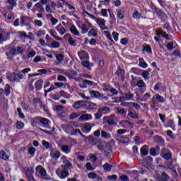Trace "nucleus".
Returning <instances> with one entry per match:
<instances>
[{
    "label": "nucleus",
    "instance_id": "f257e3e1",
    "mask_svg": "<svg viewBox=\"0 0 181 181\" xmlns=\"http://www.w3.org/2000/svg\"><path fill=\"white\" fill-rule=\"evenodd\" d=\"M73 168V164L70 161H66L65 165H62L56 170L57 175L60 177V179H66L69 177L70 173L67 169H71Z\"/></svg>",
    "mask_w": 181,
    "mask_h": 181
},
{
    "label": "nucleus",
    "instance_id": "f03ea898",
    "mask_svg": "<svg viewBox=\"0 0 181 181\" xmlns=\"http://www.w3.org/2000/svg\"><path fill=\"white\" fill-rule=\"evenodd\" d=\"M36 173H39V175L45 179V180H50V177L47 175L46 173V170L43 168L42 165H37L35 168Z\"/></svg>",
    "mask_w": 181,
    "mask_h": 181
},
{
    "label": "nucleus",
    "instance_id": "7ed1b4c3",
    "mask_svg": "<svg viewBox=\"0 0 181 181\" xmlns=\"http://www.w3.org/2000/svg\"><path fill=\"white\" fill-rule=\"evenodd\" d=\"M33 122L35 124H37L40 122V124H42L45 127V128H49V122H50V120L45 118V117H35L33 119Z\"/></svg>",
    "mask_w": 181,
    "mask_h": 181
},
{
    "label": "nucleus",
    "instance_id": "20e7f679",
    "mask_svg": "<svg viewBox=\"0 0 181 181\" xmlns=\"http://www.w3.org/2000/svg\"><path fill=\"white\" fill-rule=\"evenodd\" d=\"M90 95L92 97V98H102V100H104L105 101H108V98L107 96H105L104 94L96 91V90H90L89 92Z\"/></svg>",
    "mask_w": 181,
    "mask_h": 181
},
{
    "label": "nucleus",
    "instance_id": "39448f33",
    "mask_svg": "<svg viewBox=\"0 0 181 181\" xmlns=\"http://www.w3.org/2000/svg\"><path fill=\"white\" fill-rule=\"evenodd\" d=\"M115 119H117V116L115 115H112L109 117H105L103 119L104 124H108L109 125H114L115 124Z\"/></svg>",
    "mask_w": 181,
    "mask_h": 181
},
{
    "label": "nucleus",
    "instance_id": "423d86ee",
    "mask_svg": "<svg viewBox=\"0 0 181 181\" xmlns=\"http://www.w3.org/2000/svg\"><path fill=\"white\" fill-rule=\"evenodd\" d=\"M152 102L155 105L159 103H165V98H163V97L160 96L159 94H156L153 96Z\"/></svg>",
    "mask_w": 181,
    "mask_h": 181
},
{
    "label": "nucleus",
    "instance_id": "0eeeda50",
    "mask_svg": "<svg viewBox=\"0 0 181 181\" xmlns=\"http://www.w3.org/2000/svg\"><path fill=\"white\" fill-rule=\"evenodd\" d=\"M78 56L79 57V59L80 60H81V62H83L84 60H88V59H90V57L88 56V52L84 50H81L78 52Z\"/></svg>",
    "mask_w": 181,
    "mask_h": 181
},
{
    "label": "nucleus",
    "instance_id": "6e6552de",
    "mask_svg": "<svg viewBox=\"0 0 181 181\" xmlns=\"http://www.w3.org/2000/svg\"><path fill=\"white\" fill-rule=\"evenodd\" d=\"M24 170L25 172V176L26 178L28 179V180H30V179H33V168H25Z\"/></svg>",
    "mask_w": 181,
    "mask_h": 181
},
{
    "label": "nucleus",
    "instance_id": "1a4fd4ad",
    "mask_svg": "<svg viewBox=\"0 0 181 181\" xmlns=\"http://www.w3.org/2000/svg\"><path fill=\"white\" fill-rule=\"evenodd\" d=\"M117 76L118 77H120L122 81L125 80V71L124 69H121V66H117V70L116 71Z\"/></svg>",
    "mask_w": 181,
    "mask_h": 181
},
{
    "label": "nucleus",
    "instance_id": "9d476101",
    "mask_svg": "<svg viewBox=\"0 0 181 181\" xmlns=\"http://www.w3.org/2000/svg\"><path fill=\"white\" fill-rule=\"evenodd\" d=\"M21 26H30V18L24 16H21Z\"/></svg>",
    "mask_w": 181,
    "mask_h": 181
},
{
    "label": "nucleus",
    "instance_id": "9b49d317",
    "mask_svg": "<svg viewBox=\"0 0 181 181\" xmlns=\"http://www.w3.org/2000/svg\"><path fill=\"white\" fill-rule=\"evenodd\" d=\"M33 11L34 12H39L40 13H43L45 12V7H43V5L40 3H37L35 6L34 8H33Z\"/></svg>",
    "mask_w": 181,
    "mask_h": 181
},
{
    "label": "nucleus",
    "instance_id": "f8f14e48",
    "mask_svg": "<svg viewBox=\"0 0 181 181\" xmlns=\"http://www.w3.org/2000/svg\"><path fill=\"white\" fill-rule=\"evenodd\" d=\"M116 139L122 144H128L129 142V138L119 134L116 136Z\"/></svg>",
    "mask_w": 181,
    "mask_h": 181
},
{
    "label": "nucleus",
    "instance_id": "ddd939ff",
    "mask_svg": "<svg viewBox=\"0 0 181 181\" xmlns=\"http://www.w3.org/2000/svg\"><path fill=\"white\" fill-rule=\"evenodd\" d=\"M106 22L107 21L103 18H98L97 19V23H98V25H99V26H100V29H102V30H107V29H108V28L107 26H105Z\"/></svg>",
    "mask_w": 181,
    "mask_h": 181
},
{
    "label": "nucleus",
    "instance_id": "4468645a",
    "mask_svg": "<svg viewBox=\"0 0 181 181\" xmlns=\"http://www.w3.org/2000/svg\"><path fill=\"white\" fill-rule=\"evenodd\" d=\"M151 162H152V157H148L147 158L143 160L141 163L142 165L144 166V168H149L152 165Z\"/></svg>",
    "mask_w": 181,
    "mask_h": 181
},
{
    "label": "nucleus",
    "instance_id": "2eb2a0df",
    "mask_svg": "<svg viewBox=\"0 0 181 181\" xmlns=\"http://www.w3.org/2000/svg\"><path fill=\"white\" fill-rule=\"evenodd\" d=\"M170 179V177H169V175L168 174H166L165 172H163V173L160 175H158L157 177L158 181H168Z\"/></svg>",
    "mask_w": 181,
    "mask_h": 181
},
{
    "label": "nucleus",
    "instance_id": "dca6fc26",
    "mask_svg": "<svg viewBox=\"0 0 181 181\" xmlns=\"http://www.w3.org/2000/svg\"><path fill=\"white\" fill-rule=\"evenodd\" d=\"M84 105H86V101H84V100H79V101H76L73 105V107L76 110H78L79 108H82L83 107H84Z\"/></svg>",
    "mask_w": 181,
    "mask_h": 181
},
{
    "label": "nucleus",
    "instance_id": "f3484780",
    "mask_svg": "<svg viewBox=\"0 0 181 181\" xmlns=\"http://www.w3.org/2000/svg\"><path fill=\"white\" fill-rule=\"evenodd\" d=\"M49 156L52 158V159H54L55 160H57L60 156H62V153L59 151H51L49 153Z\"/></svg>",
    "mask_w": 181,
    "mask_h": 181
},
{
    "label": "nucleus",
    "instance_id": "a211bd4d",
    "mask_svg": "<svg viewBox=\"0 0 181 181\" xmlns=\"http://www.w3.org/2000/svg\"><path fill=\"white\" fill-rule=\"evenodd\" d=\"M93 128V125L90 123H86L83 125V132L85 134H88L91 131V129Z\"/></svg>",
    "mask_w": 181,
    "mask_h": 181
},
{
    "label": "nucleus",
    "instance_id": "6ab92c4d",
    "mask_svg": "<svg viewBox=\"0 0 181 181\" xmlns=\"http://www.w3.org/2000/svg\"><path fill=\"white\" fill-rule=\"evenodd\" d=\"M80 121H90L93 119V116L90 114H83L79 117Z\"/></svg>",
    "mask_w": 181,
    "mask_h": 181
},
{
    "label": "nucleus",
    "instance_id": "aec40b11",
    "mask_svg": "<svg viewBox=\"0 0 181 181\" xmlns=\"http://www.w3.org/2000/svg\"><path fill=\"white\" fill-rule=\"evenodd\" d=\"M62 129L66 134H70L71 132V130L73 129V127L71 124H65L64 125H62Z\"/></svg>",
    "mask_w": 181,
    "mask_h": 181
},
{
    "label": "nucleus",
    "instance_id": "412c9836",
    "mask_svg": "<svg viewBox=\"0 0 181 181\" xmlns=\"http://www.w3.org/2000/svg\"><path fill=\"white\" fill-rule=\"evenodd\" d=\"M22 78H23V75L21 72L14 73V82L19 83Z\"/></svg>",
    "mask_w": 181,
    "mask_h": 181
},
{
    "label": "nucleus",
    "instance_id": "4be33fe9",
    "mask_svg": "<svg viewBox=\"0 0 181 181\" xmlns=\"http://www.w3.org/2000/svg\"><path fill=\"white\" fill-rule=\"evenodd\" d=\"M65 37H69L68 39V42L71 46H74V47L77 46V43H76V40H74V38H73V37L70 36V35L69 34H66Z\"/></svg>",
    "mask_w": 181,
    "mask_h": 181
},
{
    "label": "nucleus",
    "instance_id": "5701e85b",
    "mask_svg": "<svg viewBox=\"0 0 181 181\" xmlns=\"http://www.w3.org/2000/svg\"><path fill=\"white\" fill-rule=\"evenodd\" d=\"M56 29L59 33H60L62 35H64L66 33V28L63 27L62 24H59L57 27Z\"/></svg>",
    "mask_w": 181,
    "mask_h": 181
},
{
    "label": "nucleus",
    "instance_id": "b1692460",
    "mask_svg": "<svg viewBox=\"0 0 181 181\" xmlns=\"http://www.w3.org/2000/svg\"><path fill=\"white\" fill-rule=\"evenodd\" d=\"M80 29L81 30L82 35H86V33H88L90 28L86 24H82L79 26Z\"/></svg>",
    "mask_w": 181,
    "mask_h": 181
},
{
    "label": "nucleus",
    "instance_id": "393cba45",
    "mask_svg": "<svg viewBox=\"0 0 181 181\" xmlns=\"http://www.w3.org/2000/svg\"><path fill=\"white\" fill-rule=\"evenodd\" d=\"M78 134H80L82 138H86V136L83 134V133H81V131H80V129H72L71 131L70 135H77Z\"/></svg>",
    "mask_w": 181,
    "mask_h": 181
},
{
    "label": "nucleus",
    "instance_id": "a878e982",
    "mask_svg": "<svg viewBox=\"0 0 181 181\" xmlns=\"http://www.w3.org/2000/svg\"><path fill=\"white\" fill-rule=\"evenodd\" d=\"M6 78L8 80H9V81H11V83H15V72H8L6 74Z\"/></svg>",
    "mask_w": 181,
    "mask_h": 181
},
{
    "label": "nucleus",
    "instance_id": "bb28decb",
    "mask_svg": "<svg viewBox=\"0 0 181 181\" xmlns=\"http://www.w3.org/2000/svg\"><path fill=\"white\" fill-rule=\"evenodd\" d=\"M154 141L156 144H159L160 145H163V144H165V140L160 136H156Z\"/></svg>",
    "mask_w": 181,
    "mask_h": 181
},
{
    "label": "nucleus",
    "instance_id": "cd10ccee",
    "mask_svg": "<svg viewBox=\"0 0 181 181\" xmlns=\"http://www.w3.org/2000/svg\"><path fill=\"white\" fill-rule=\"evenodd\" d=\"M35 86L36 90H42V87H43V80L40 79L37 81L35 83Z\"/></svg>",
    "mask_w": 181,
    "mask_h": 181
},
{
    "label": "nucleus",
    "instance_id": "c85d7f7f",
    "mask_svg": "<svg viewBox=\"0 0 181 181\" xmlns=\"http://www.w3.org/2000/svg\"><path fill=\"white\" fill-rule=\"evenodd\" d=\"M61 150L62 151V152H64V153H70L71 151V148H70V146H69L68 145H62L61 146Z\"/></svg>",
    "mask_w": 181,
    "mask_h": 181
},
{
    "label": "nucleus",
    "instance_id": "c756f323",
    "mask_svg": "<svg viewBox=\"0 0 181 181\" xmlns=\"http://www.w3.org/2000/svg\"><path fill=\"white\" fill-rule=\"evenodd\" d=\"M7 2L10 4V7H8L10 11H12L17 5L16 0H7Z\"/></svg>",
    "mask_w": 181,
    "mask_h": 181
},
{
    "label": "nucleus",
    "instance_id": "7c9ffc66",
    "mask_svg": "<svg viewBox=\"0 0 181 181\" xmlns=\"http://www.w3.org/2000/svg\"><path fill=\"white\" fill-rule=\"evenodd\" d=\"M0 158L3 159V160H8V159H9V156L4 151H1Z\"/></svg>",
    "mask_w": 181,
    "mask_h": 181
},
{
    "label": "nucleus",
    "instance_id": "2f4dec72",
    "mask_svg": "<svg viewBox=\"0 0 181 181\" xmlns=\"http://www.w3.org/2000/svg\"><path fill=\"white\" fill-rule=\"evenodd\" d=\"M70 31L71 32V33H73V35H75L76 36H80V33L78 32L75 25H72L70 28Z\"/></svg>",
    "mask_w": 181,
    "mask_h": 181
},
{
    "label": "nucleus",
    "instance_id": "473e14b6",
    "mask_svg": "<svg viewBox=\"0 0 181 181\" xmlns=\"http://www.w3.org/2000/svg\"><path fill=\"white\" fill-rule=\"evenodd\" d=\"M86 106L89 107L92 110H97V104L91 102L86 101Z\"/></svg>",
    "mask_w": 181,
    "mask_h": 181
},
{
    "label": "nucleus",
    "instance_id": "72a5a7b5",
    "mask_svg": "<svg viewBox=\"0 0 181 181\" xmlns=\"http://www.w3.org/2000/svg\"><path fill=\"white\" fill-rule=\"evenodd\" d=\"M88 36H93V37H97L98 36V33L95 29H90L88 33Z\"/></svg>",
    "mask_w": 181,
    "mask_h": 181
},
{
    "label": "nucleus",
    "instance_id": "f704fd0d",
    "mask_svg": "<svg viewBox=\"0 0 181 181\" xmlns=\"http://www.w3.org/2000/svg\"><path fill=\"white\" fill-rule=\"evenodd\" d=\"M42 145L44 148H45V149H50L52 148V144L46 140L42 141Z\"/></svg>",
    "mask_w": 181,
    "mask_h": 181
},
{
    "label": "nucleus",
    "instance_id": "c9c22d12",
    "mask_svg": "<svg viewBox=\"0 0 181 181\" xmlns=\"http://www.w3.org/2000/svg\"><path fill=\"white\" fill-rule=\"evenodd\" d=\"M140 151L141 155H144V156H146V155H148V146L145 145L141 147Z\"/></svg>",
    "mask_w": 181,
    "mask_h": 181
},
{
    "label": "nucleus",
    "instance_id": "e433bc0d",
    "mask_svg": "<svg viewBox=\"0 0 181 181\" xmlns=\"http://www.w3.org/2000/svg\"><path fill=\"white\" fill-rule=\"evenodd\" d=\"M59 94L61 97H64V98H71V95H70V94H69L67 92H65L64 90H60Z\"/></svg>",
    "mask_w": 181,
    "mask_h": 181
},
{
    "label": "nucleus",
    "instance_id": "4c0bfd02",
    "mask_svg": "<svg viewBox=\"0 0 181 181\" xmlns=\"http://www.w3.org/2000/svg\"><path fill=\"white\" fill-rule=\"evenodd\" d=\"M6 56H9V54H11V56H16V54H18L16 52V48H11L8 52L6 53Z\"/></svg>",
    "mask_w": 181,
    "mask_h": 181
},
{
    "label": "nucleus",
    "instance_id": "58836bf2",
    "mask_svg": "<svg viewBox=\"0 0 181 181\" xmlns=\"http://www.w3.org/2000/svg\"><path fill=\"white\" fill-rule=\"evenodd\" d=\"M105 153L107 158H110L111 156V153H112V149L111 147H108L107 148L104 149Z\"/></svg>",
    "mask_w": 181,
    "mask_h": 181
},
{
    "label": "nucleus",
    "instance_id": "ea45409f",
    "mask_svg": "<svg viewBox=\"0 0 181 181\" xmlns=\"http://www.w3.org/2000/svg\"><path fill=\"white\" fill-rule=\"evenodd\" d=\"M116 12L117 13V17L119 19H124V11L121 9L116 10Z\"/></svg>",
    "mask_w": 181,
    "mask_h": 181
},
{
    "label": "nucleus",
    "instance_id": "a19ab883",
    "mask_svg": "<svg viewBox=\"0 0 181 181\" xmlns=\"http://www.w3.org/2000/svg\"><path fill=\"white\" fill-rule=\"evenodd\" d=\"M99 110H100V111L103 112V114H107V113L110 112V107H108L107 106L100 107H99Z\"/></svg>",
    "mask_w": 181,
    "mask_h": 181
},
{
    "label": "nucleus",
    "instance_id": "79ce46f5",
    "mask_svg": "<svg viewBox=\"0 0 181 181\" xmlns=\"http://www.w3.org/2000/svg\"><path fill=\"white\" fill-rule=\"evenodd\" d=\"M45 11L46 12H47V13H54V10H53V8H52L50 4H47L45 6Z\"/></svg>",
    "mask_w": 181,
    "mask_h": 181
},
{
    "label": "nucleus",
    "instance_id": "37998d69",
    "mask_svg": "<svg viewBox=\"0 0 181 181\" xmlns=\"http://www.w3.org/2000/svg\"><path fill=\"white\" fill-rule=\"evenodd\" d=\"M112 168V165H110L108 163H106L105 164L103 165V169L106 172H111Z\"/></svg>",
    "mask_w": 181,
    "mask_h": 181
},
{
    "label": "nucleus",
    "instance_id": "c03bdc74",
    "mask_svg": "<svg viewBox=\"0 0 181 181\" xmlns=\"http://www.w3.org/2000/svg\"><path fill=\"white\" fill-rule=\"evenodd\" d=\"M128 116L133 119H138V118H139V117H138V115H136V113L135 112L134 113L133 112H129Z\"/></svg>",
    "mask_w": 181,
    "mask_h": 181
},
{
    "label": "nucleus",
    "instance_id": "a18cd8bd",
    "mask_svg": "<svg viewBox=\"0 0 181 181\" xmlns=\"http://www.w3.org/2000/svg\"><path fill=\"white\" fill-rule=\"evenodd\" d=\"M55 57H56L57 62H59V63L61 62H63V60H64V55H63L62 54H55Z\"/></svg>",
    "mask_w": 181,
    "mask_h": 181
},
{
    "label": "nucleus",
    "instance_id": "49530a36",
    "mask_svg": "<svg viewBox=\"0 0 181 181\" xmlns=\"http://www.w3.org/2000/svg\"><path fill=\"white\" fill-rule=\"evenodd\" d=\"M150 97H151V93H146V94H144L143 95L142 98L140 100H141V101L146 102V101H148V100H149Z\"/></svg>",
    "mask_w": 181,
    "mask_h": 181
},
{
    "label": "nucleus",
    "instance_id": "de8ad7c7",
    "mask_svg": "<svg viewBox=\"0 0 181 181\" xmlns=\"http://www.w3.org/2000/svg\"><path fill=\"white\" fill-rule=\"evenodd\" d=\"M17 54H23L24 51H23V47H21V46H17V47L16 48Z\"/></svg>",
    "mask_w": 181,
    "mask_h": 181
},
{
    "label": "nucleus",
    "instance_id": "09e8293b",
    "mask_svg": "<svg viewBox=\"0 0 181 181\" xmlns=\"http://www.w3.org/2000/svg\"><path fill=\"white\" fill-rule=\"evenodd\" d=\"M126 95V100L128 101H132L134 100V94L131 93H128L125 94Z\"/></svg>",
    "mask_w": 181,
    "mask_h": 181
},
{
    "label": "nucleus",
    "instance_id": "8fccbe9b",
    "mask_svg": "<svg viewBox=\"0 0 181 181\" xmlns=\"http://www.w3.org/2000/svg\"><path fill=\"white\" fill-rule=\"evenodd\" d=\"M25 127V124L22 122L17 121L16 122V128L17 129H22Z\"/></svg>",
    "mask_w": 181,
    "mask_h": 181
},
{
    "label": "nucleus",
    "instance_id": "3c124183",
    "mask_svg": "<svg viewBox=\"0 0 181 181\" xmlns=\"http://www.w3.org/2000/svg\"><path fill=\"white\" fill-rule=\"evenodd\" d=\"M5 94L6 96L11 94V86L9 84H6L5 86Z\"/></svg>",
    "mask_w": 181,
    "mask_h": 181
},
{
    "label": "nucleus",
    "instance_id": "603ef678",
    "mask_svg": "<svg viewBox=\"0 0 181 181\" xmlns=\"http://www.w3.org/2000/svg\"><path fill=\"white\" fill-rule=\"evenodd\" d=\"M162 158L165 159L166 160H169V159L172 158V152L169 151L168 153H165Z\"/></svg>",
    "mask_w": 181,
    "mask_h": 181
},
{
    "label": "nucleus",
    "instance_id": "864d4df0",
    "mask_svg": "<svg viewBox=\"0 0 181 181\" xmlns=\"http://www.w3.org/2000/svg\"><path fill=\"white\" fill-rule=\"evenodd\" d=\"M143 50H145L148 53H152V48H151V46L149 45H146L143 47Z\"/></svg>",
    "mask_w": 181,
    "mask_h": 181
},
{
    "label": "nucleus",
    "instance_id": "5fc2aeb1",
    "mask_svg": "<svg viewBox=\"0 0 181 181\" xmlns=\"http://www.w3.org/2000/svg\"><path fill=\"white\" fill-rule=\"evenodd\" d=\"M134 19H141V13L138 11H135L133 13Z\"/></svg>",
    "mask_w": 181,
    "mask_h": 181
},
{
    "label": "nucleus",
    "instance_id": "6e6d98bb",
    "mask_svg": "<svg viewBox=\"0 0 181 181\" xmlns=\"http://www.w3.org/2000/svg\"><path fill=\"white\" fill-rule=\"evenodd\" d=\"M36 151V148L35 147H30L28 149V153L31 156H35V152Z\"/></svg>",
    "mask_w": 181,
    "mask_h": 181
},
{
    "label": "nucleus",
    "instance_id": "4d7b16f0",
    "mask_svg": "<svg viewBox=\"0 0 181 181\" xmlns=\"http://www.w3.org/2000/svg\"><path fill=\"white\" fill-rule=\"evenodd\" d=\"M103 33L104 35H105L107 39L110 40V42H114V40H112V37H111V33H110V32L104 31Z\"/></svg>",
    "mask_w": 181,
    "mask_h": 181
},
{
    "label": "nucleus",
    "instance_id": "13d9d810",
    "mask_svg": "<svg viewBox=\"0 0 181 181\" xmlns=\"http://www.w3.org/2000/svg\"><path fill=\"white\" fill-rule=\"evenodd\" d=\"M95 117L96 118V119H100V118H101V117H103V112L101 110H100V109L98 108V111L96 114H95Z\"/></svg>",
    "mask_w": 181,
    "mask_h": 181
},
{
    "label": "nucleus",
    "instance_id": "bf43d9fd",
    "mask_svg": "<svg viewBox=\"0 0 181 181\" xmlns=\"http://www.w3.org/2000/svg\"><path fill=\"white\" fill-rule=\"evenodd\" d=\"M169 151V149L166 148H162L160 155V156L163 157V156L166 155V153H168Z\"/></svg>",
    "mask_w": 181,
    "mask_h": 181
},
{
    "label": "nucleus",
    "instance_id": "052dcab7",
    "mask_svg": "<svg viewBox=\"0 0 181 181\" xmlns=\"http://www.w3.org/2000/svg\"><path fill=\"white\" fill-rule=\"evenodd\" d=\"M81 62L83 67H86V69H88L90 67V62H88V60H84Z\"/></svg>",
    "mask_w": 181,
    "mask_h": 181
},
{
    "label": "nucleus",
    "instance_id": "680f3d73",
    "mask_svg": "<svg viewBox=\"0 0 181 181\" xmlns=\"http://www.w3.org/2000/svg\"><path fill=\"white\" fill-rule=\"evenodd\" d=\"M131 105H132L136 110H141V105L136 103L131 102Z\"/></svg>",
    "mask_w": 181,
    "mask_h": 181
},
{
    "label": "nucleus",
    "instance_id": "e2e57ef3",
    "mask_svg": "<svg viewBox=\"0 0 181 181\" xmlns=\"http://www.w3.org/2000/svg\"><path fill=\"white\" fill-rule=\"evenodd\" d=\"M102 138H111V135L108 134L105 131L101 132Z\"/></svg>",
    "mask_w": 181,
    "mask_h": 181
},
{
    "label": "nucleus",
    "instance_id": "0e129e2a",
    "mask_svg": "<svg viewBox=\"0 0 181 181\" xmlns=\"http://www.w3.org/2000/svg\"><path fill=\"white\" fill-rule=\"evenodd\" d=\"M58 81H67V78L63 75H59L57 77Z\"/></svg>",
    "mask_w": 181,
    "mask_h": 181
},
{
    "label": "nucleus",
    "instance_id": "69168bd1",
    "mask_svg": "<svg viewBox=\"0 0 181 181\" xmlns=\"http://www.w3.org/2000/svg\"><path fill=\"white\" fill-rule=\"evenodd\" d=\"M51 46L52 47L54 48L60 47V43H59L57 41H53Z\"/></svg>",
    "mask_w": 181,
    "mask_h": 181
},
{
    "label": "nucleus",
    "instance_id": "338daca9",
    "mask_svg": "<svg viewBox=\"0 0 181 181\" xmlns=\"http://www.w3.org/2000/svg\"><path fill=\"white\" fill-rule=\"evenodd\" d=\"M145 86V82L143 80H139L137 82V87L142 88Z\"/></svg>",
    "mask_w": 181,
    "mask_h": 181
},
{
    "label": "nucleus",
    "instance_id": "774afa93",
    "mask_svg": "<svg viewBox=\"0 0 181 181\" xmlns=\"http://www.w3.org/2000/svg\"><path fill=\"white\" fill-rule=\"evenodd\" d=\"M117 177H118L116 175H109L107 177V179L108 180L114 181V180H117Z\"/></svg>",
    "mask_w": 181,
    "mask_h": 181
}]
</instances>
